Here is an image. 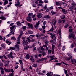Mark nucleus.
I'll list each match as a JSON object with an SVG mask.
<instances>
[{"label": "nucleus", "mask_w": 76, "mask_h": 76, "mask_svg": "<svg viewBox=\"0 0 76 76\" xmlns=\"http://www.w3.org/2000/svg\"><path fill=\"white\" fill-rule=\"evenodd\" d=\"M51 13L52 14V15H54V14L56 13V12H54L53 11H52L51 12Z\"/></svg>", "instance_id": "nucleus-55"}, {"label": "nucleus", "mask_w": 76, "mask_h": 76, "mask_svg": "<svg viewBox=\"0 0 76 76\" xmlns=\"http://www.w3.org/2000/svg\"><path fill=\"white\" fill-rule=\"evenodd\" d=\"M53 75V73L52 72H51L50 73H49L47 75V76H51Z\"/></svg>", "instance_id": "nucleus-26"}, {"label": "nucleus", "mask_w": 76, "mask_h": 76, "mask_svg": "<svg viewBox=\"0 0 76 76\" xmlns=\"http://www.w3.org/2000/svg\"><path fill=\"white\" fill-rule=\"evenodd\" d=\"M73 58V56H71V57H68L66 58V59L67 60H71V59H72Z\"/></svg>", "instance_id": "nucleus-25"}, {"label": "nucleus", "mask_w": 76, "mask_h": 76, "mask_svg": "<svg viewBox=\"0 0 76 76\" xmlns=\"http://www.w3.org/2000/svg\"><path fill=\"white\" fill-rule=\"evenodd\" d=\"M61 29L59 30L58 31L59 34L60 35V38L61 39Z\"/></svg>", "instance_id": "nucleus-16"}, {"label": "nucleus", "mask_w": 76, "mask_h": 76, "mask_svg": "<svg viewBox=\"0 0 76 76\" xmlns=\"http://www.w3.org/2000/svg\"><path fill=\"white\" fill-rule=\"evenodd\" d=\"M61 21V20H59L58 21V23H60Z\"/></svg>", "instance_id": "nucleus-60"}, {"label": "nucleus", "mask_w": 76, "mask_h": 76, "mask_svg": "<svg viewBox=\"0 0 76 76\" xmlns=\"http://www.w3.org/2000/svg\"><path fill=\"white\" fill-rule=\"evenodd\" d=\"M0 66H1V67H3V63H0Z\"/></svg>", "instance_id": "nucleus-57"}, {"label": "nucleus", "mask_w": 76, "mask_h": 76, "mask_svg": "<svg viewBox=\"0 0 76 76\" xmlns=\"http://www.w3.org/2000/svg\"><path fill=\"white\" fill-rule=\"evenodd\" d=\"M42 54L43 55V56H45L46 54L44 52H42Z\"/></svg>", "instance_id": "nucleus-48"}, {"label": "nucleus", "mask_w": 76, "mask_h": 76, "mask_svg": "<svg viewBox=\"0 0 76 76\" xmlns=\"http://www.w3.org/2000/svg\"><path fill=\"white\" fill-rule=\"evenodd\" d=\"M1 46L3 48H6V45L4 44H2L1 45Z\"/></svg>", "instance_id": "nucleus-28"}, {"label": "nucleus", "mask_w": 76, "mask_h": 76, "mask_svg": "<svg viewBox=\"0 0 76 76\" xmlns=\"http://www.w3.org/2000/svg\"><path fill=\"white\" fill-rule=\"evenodd\" d=\"M61 18L62 19H64L65 18V16L64 15H63L62 16H61Z\"/></svg>", "instance_id": "nucleus-37"}, {"label": "nucleus", "mask_w": 76, "mask_h": 76, "mask_svg": "<svg viewBox=\"0 0 76 76\" xmlns=\"http://www.w3.org/2000/svg\"><path fill=\"white\" fill-rule=\"evenodd\" d=\"M1 73L2 75H4V71H1Z\"/></svg>", "instance_id": "nucleus-51"}, {"label": "nucleus", "mask_w": 76, "mask_h": 76, "mask_svg": "<svg viewBox=\"0 0 76 76\" xmlns=\"http://www.w3.org/2000/svg\"><path fill=\"white\" fill-rule=\"evenodd\" d=\"M30 60L31 61V62H32L33 63H34V62L35 61V60H34V59L32 58H30Z\"/></svg>", "instance_id": "nucleus-39"}, {"label": "nucleus", "mask_w": 76, "mask_h": 76, "mask_svg": "<svg viewBox=\"0 0 76 76\" xmlns=\"http://www.w3.org/2000/svg\"><path fill=\"white\" fill-rule=\"evenodd\" d=\"M40 24V21H39L38 22L36 23V25L35 26V28L36 29H37L38 27V25Z\"/></svg>", "instance_id": "nucleus-10"}, {"label": "nucleus", "mask_w": 76, "mask_h": 76, "mask_svg": "<svg viewBox=\"0 0 76 76\" xmlns=\"http://www.w3.org/2000/svg\"><path fill=\"white\" fill-rule=\"evenodd\" d=\"M45 60V58H43L41 59H39L37 61V62L38 63H39L40 61H42L43 60Z\"/></svg>", "instance_id": "nucleus-14"}, {"label": "nucleus", "mask_w": 76, "mask_h": 76, "mask_svg": "<svg viewBox=\"0 0 76 76\" xmlns=\"http://www.w3.org/2000/svg\"><path fill=\"white\" fill-rule=\"evenodd\" d=\"M34 41H35V40L34 39H32V40H31V42H34Z\"/></svg>", "instance_id": "nucleus-58"}, {"label": "nucleus", "mask_w": 76, "mask_h": 76, "mask_svg": "<svg viewBox=\"0 0 76 76\" xmlns=\"http://www.w3.org/2000/svg\"><path fill=\"white\" fill-rule=\"evenodd\" d=\"M23 44L24 45H26L27 44V40H26V42L25 41V40H23Z\"/></svg>", "instance_id": "nucleus-18"}, {"label": "nucleus", "mask_w": 76, "mask_h": 76, "mask_svg": "<svg viewBox=\"0 0 76 76\" xmlns=\"http://www.w3.org/2000/svg\"><path fill=\"white\" fill-rule=\"evenodd\" d=\"M20 34L19 35V36L18 37V40H17V41H20V38H21V37H22V34L23 33V31H21L20 32Z\"/></svg>", "instance_id": "nucleus-4"}, {"label": "nucleus", "mask_w": 76, "mask_h": 76, "mask_svg": "<svg viewBox=\"0 0 76 76\" xmlns=\"http://www.w3.org/2000/svg\"><path fill=\"white\" fill-rule=\"evenodd\" d=\"M38 6H42V4H37Z\"/></svg>", "instance_id": "nucleus-54"}, {"label": "nucleus", "mask_w": 76, "mask_h": 76, "mask_svg": "<svg viewBox=\"0 0 76 76\" xmlns=\"http://www.w3.org/2000/svg\"><path fill=\"white\" fill-rule=\"evenodd\" d=\"M13 53H12V52H11L10 53V54H8L7 55V56L8 57L10 58L11 57V58H12V59H13V58H14V57H13Z\"/></svg>", "instance_id": "nucleus-6"}, {"label": "nucleus", "mask_w": 76, "mask_h": 76, "mask_svg": "<svg viewBox=\"0 0 76 76\" xmlns=\"http://www.w3.org/2000/svg\"><path fill=\"white\" fill-rule=\"evenodd\" d=\"M62 21L63 22V23H64L66 21V20H62Z\"/></svg>", "instance_id": "nucleus-64"}, {"label": "nucleus", "mask_w": 76, "mask_h": 76, "mask_svg": "<svg viewBox=\"0 0 76 76\" xmlns=\"http://www.w3.org/2000/svg\"><path fill=\"white\" fill-rule=\"evenodd\" d=\"M15 48H17L18 49V48H19V45L18 44H16L15 45Z\"/></svg>", "instance_id": "nucleus-36"}, {"label": "nucleus", "mask_w": 76, "mask_h": 76, "mask_svg": "<svg viewBox=\"0 0 76 76\" xmlns=\"http://www.w3.org/2000/svg\"><path fill=\"white\" fill-rule=\"evenodd\" d=\"M6 18H5V17H4V16H2L0 17V19H2L3 20H6Z\"/></svg>", "instance_id": "nucleus-19"}, {"label": "nucleus", "mask_w": 76, "mask_h": 76, "mask_svg": "<svg viewBox=\"0 0 76 76\" xmlns=\"http://www.w3.org/2000/svg\"><path fill=\"white\" fill-rule=\"evenodd\" d=\"M64 48H65V46H63L62 48V51L64 50Z\"/></svg>", "instance_id": "nucleus-62"}, {"label": "nucleus", "mask_w": 76, "mask_h": 76, "mask_svg": "<svg viewBox=\"0 0 76 76\" xmlns=\"http://www.w3.org/2000/svg\"><path fill=\"white\" fill-rule=\"evenodd\" d=\"M50 42H51V43L54 44H56V41L55 40H51L50 41Z\"/></svg>", "instance_id": "nucleus-27"}, {"label": "nucleus", "mask_w": 76, "mask_h": 76, "mask_svg": "<svg viewBox=\"0 0 76 76\" xmlns=\"http://www.w3.org/2000/svg\"><path fill=\"white\" fill-rule=\"evenodd\" d=\"M51 36V37L52 38V39H53V38H54L53 39V41H56V37H55L56 36V35L55 34H54V33H51L50 34Z\"/></svg>", "instance_id": "nucleus-2"}, {"label": "nucleus", "mask_w": 76, "mask_h": 76, "mask_svg": "<svg viewBox=\"0 0 76 76\" xmlns=\"http://www.w3.org/2000/svg\"><path fill=\"white\" fill-rule=\"evenodd\" d=\"M4 70L6 72H10L11 71L10 69H7L6 68H4Z\"/></svg>", "instance_id": "nucleus-20"}, {"label": "nucleus", "mask_w": 76, "mask_h": 76, "mask_svg": "<svg viewBox=\"0 0 76 76\" xmlns=\"http://www.w3.org/2000/svg\"><path fill=\"white\" fill-rule=\"evenodd\" d=\"M73 29H69V31L70 32H72V31H73Z\"/></svg>", "instance_id": "nucleus-59"}, {"label": "nucleus", "mask_w": 76, "mask_h": 76, "mask_svg": "<svg viewBox=\"0 0 76 76\" xmlns=\"http://www.w3.org/2000/svg\"><path fill=\"white\" fill-rule=\"evenodd\" d=\"M44 10H46L47 9V6H46V5L45 6V7H44Z\"/></svg>", "instance_id": "nucleus-56"}, {"label": "nucleus", "mask_w": 76, "mask_h": 76, "mask_svg": "<svg viewBox=\"0 0 76 76\" xmlns=\"http://www.w3.org/2000/svg\"><path fill=\"white\" fill-rule=\"evenodd\" d=\"M56 20H53L52 22V25H54V26H56Z\"/></svg>", "instance_id": "nucleus-22"}, {"label": "nucleus", "mask_w": 76, "mask_h": 76, "mask_svg": "<svg viewBox=\"0 0 76 76\" xmlns=\"http://www.w3.org/2000/svg\"><path fill=\"white\" fill-rule=\"evenodd\" d=\"M10 49L11 50H15V51H18L19 50V48H16L15 49L14 48H13V47H11L10 48Z\"/></svg>", "instance_id": "nucleus-11"}, {"label": "nucleus", "mask_w": 76, "mask_h": 76, "mask_svg": "<svg viewBox=\"0 0 76 76\" xmlns=\"http://www.w3.org/2000/svg\"><path fill=\"white\" fill-rule=\"evenodd\" d=\"M0 40H3V37L1 35H0Z\"/></svg>", "instance_id": "nucleus-61"}, {"label": "nucleus", "mask_w": 76, "mask_h": 76, "mask_svg": "<svg viewBox=\"0 0 76 76\" xmlns=\"http://www.w3.org/2000/svg\"><path fill=\"white\" fill-rule=\"evenodd\" d=\"M6 43H7L8 45H10L11 44V42L7 40H6Z\"/></svg>", "instance_id": "nucleus-21"}, {"label": "nucleus", "mask_w": 76, "mask_h": 76, "mask_svg": "<svg viewBox=\"0 0 76 76\" xmlns=\"http://www.w3.org/2000/svg\"><path fill=\"white\" fill-rule=\"evenodd\" d=\"M50 31L51 32H53V31H54V27H53V25H52V28L48 31V32H50Z\"/></svg>", "instance_id": "nucleus-17"}, {"label": "nucleus", "mask_w": 76, "mask_h": 76, "mask_svg": "<svg viewBox=\"0 0 76 76\" xmlns=\"http://www.w3.org/2000/svg\"><path fill=\"white\" fill-rule=\"evenodd\" d=\"M61 10L64 14H66V13H67V11L66 10L61 8Z\"/></svg>", "instance_id": "nucleus-12"}, {"label": "nucleus", "mask_w": 76, "mask_h": 76, "mask_svg": "<svg viewBox=\"0 0 76 76\" xmlns=\"http://www.w3.org/2000/svg\"><path fill=\"white\" fill-rule=\"evenodd\" d=\"M28 34H33V32L31 30H29L28 31Z\"/></svg>", "instance_id": "nucleus-31"}, {"label": "nucleus", "mask_w": 76, "mask_h": 76, "mask_svg": "<svg viewBox=\"0 0 76 76\" xmlns=\"http://www.w3.org/2000/svg\"><path fill=\"white\" fill-rule=\"evenodd\" d=\"M30 58V56H29V54L26 55L25 56V58L26 60H28V59H29Z\"/></svg>", "instance_id": "nucleus-15"}, {"label": "nucleus", "mask_w": 76, "mask_h": 76, "mask_svg": "<svg viewBox=\"0 0 76 76\" xmlns=\"http://www.w3.org/2000/svg\"><path fill=\"white\" fill-rule=\"evenodd\" d=\"M54 55H53L50 56V59L49 60V61H52V60H54Z\"/></svg>", "instance_id": "nucleus-9"}, {"label": "nucleus", "mask_w": 76, "mask_h": 76, "mask_svg": "<svg viewBox=\"0 0 76 76\" xmlns=\"http://www.w3.org/2000/svg\"><path fill=\"white\" fill-rule=\"evenodd\" d=\"M56 4L57 6H60L61 4L59 2H56Z\"/></svg>", "instance_id": "nucleus-43"}, {"label": "nucleus", "mask_w": 76, "mask_h": 76, "mask_svg": "<svg viewBox=\"0 0 76 76\" xmlns=\"http://www.w3.org/2000/svg\"><path fill=\"white\" fill-rule=\"evenodd\" d=\"M13 40H16V39L15 37L14 36H13V37H12L11 38Z\"/></svg>", "instance_id": "nucleus-40"}, {"label": "nucleus", "mask_w": 76, "mask_h": 76, "mask_svg": "<svg viewBox=\"0 0 76 76\" xmlns=\"http://www.w3.org/2000/svg\"><path fill=\"white\" fill-rule=\"evenodd\" d=\"M40 50H44V48L42 47H40Z\"/></svg>", "instance_id": "nucleus-63"}, {"label": "nucleus", "mask_w": 76, "mask_h": 76, "mask_svg": "<svg viewBox=\"0 0 76 76\" xmlns=\"http://www.w3.org/2000/svg\"><path fill=\"white\" fill-rule=\"evenodd\" d=\"M28 28H29L31 29H33V26H32V24L28 23Z\"/></svg>", "instance_id": "nucleus-13"}, {"label": "nucleus", "mask_w": 76, "mask_h": 76, "mask_svg": "<svg viewBox=\"0 0 76 76\" xmlns=\"http://www.w3.org/2000/svg\"><path fill=\"white\" fill-rule=\"evenodd\" d=\"M70 47L72 48H73V47H74V45L73 43L71 44Z\"/></svg>", "instance_id": "nucleus-44"}, {"label": "nucleus", "mask_w": 76, "mask_h": 76, "mask_svg": "<svg viewBox=\"0 0 76 76\" xmlns=\"http://www.w3.org/2000/svg\"><path fill=\"white\" fill-rule=\"evenodd\" d=\"M12 35V34H8L7 35H6V37H10V35Z\"/></svg>", "instance_id": "nucleus-50"}, {"label": "nucleus", "mask_w": 76, "mask_h": 76, "mask_svg": "<svg viewBox=\"0 0 76 76\" xmlns=\"http://www.w3.org/2000/svg\"><path fill=\"white\" fill-rule=\"evenodd\" d=\"M29 48V46H26V47H25L24 49L25 50H28V48Z\"/></svg>", "instance_id": "nucleus-38"}, {"label": "nucleus", "mask_w": 76, "mask_h": 76, "mask_svg": "<svg viewBox=\"0 0 76 76\" xmlns=\"http://www.w3.org/2000/svg\"><path fill=\"white\" fill-rule=\"evenodd\" d=\"M0 70H1V72H2L3 71H4V69L2 68V67H0Z\"/></svg>", "instance_id": "nucleus-41"}, {"label": "nucleus", "mask_w": 76, "mask_h": 76, "mask_svg": "<svg viewBox=\"0 0 76 76\" xmlns=\"http://www.w3.org/2000/svg\"><path fill=\"white\" fill-rule=\"evenodd\" d=\"M7 4H8V1L5 0L4 2V4L5 6Z\"/></svg>", "instance_id": "nucleus-29"}, {"label": "nucleus", "mask_w": 76, "mask_h": 76, "mask_svg": "<svg viewBox=\"0 0 76 76\" xmlns=\"http://www.w3.org/2000/svg\"><path fill=\"white\" fill-rule=\"evenodd\" d=\"M19 61L20 63V64L21 65H22V66H23V63H22V60H20Z\"/></svg>", "instance_id": "nucleus-34"}, {"label": "nucleus", "mask_w": 76, "mask_h": 76, "mask_svg": "<svg viewBox=\"0 0 76 76\" xmlns=\"http://www.w3.org/2000/svg\"><path fill=\"white\" fill-rule=\"evenodd\" d=\"M75 35H74V34L71 33L68 36V38H69V39L71 38H75Z\"/></svg>", "instance_id": "nucleus-7"}, {"label": "nucleus", "mask_w": 76, "mask_h": 76, "mask_svg": "<svg viewBox=\"0 0 76 76\" xmlns=\"http://www.w3.org/2000/svg\"><path fill=\"white\" fill-rule=\"evenodd\" d=\"M16 1V3L15 4V6H19V7H21V6H22V4L20 5V2H19V0H17Z\"/></svg>", "instance_id": "nucleus-3"}, {"label": "nucleus", "mask_w": 76, "mask_h": 76, "mask_svg": "<svg viewBox=\"0 0 76 76\" xmlns=\"http://www.w3.org/2000/svg\"><path fill=\"white\" fill-rule=\"evenodd\" d=\"M16 28V26L15 25H14L10 27V32L12 33V35H15L14 32H15V31Z\"/></svg>", "instance_id": "nucleus-1"}, {"label": "nucleus", "mask_w": 76, "mask_h": 76, "mask_svg": "<svg viewBox=\"0 0 76 76\" xmlns=\"http://www.w3.org/2000/svg\"><path fill=\"white\" fill-rule=\"evenodd\" d=\"M73 9L71 7H70L69 8V10L70 11H71V12H72V13H74V11H73Z\"/></svg>", "instance_id": "nucleus-23"}, {"label": "nucleus", "mask_w": 76, "mask_h": 76, "mask_svg": "<svg viewBox=\"0 0 76 76\" xmlns=\"http://www.w3.org/2000/svg\"><path fill=\"white\" fill-rule=\"evenodd\" d=\"M32 15H33V13H30L28 14V16H32Z\"/></svg>", "instance_id": "nucleus-46"}, {"label": "nucleus", "mask_w": 76, "mask_h": 76, "mask_svg": "<svg viewBox=\"0 0 76 76\" xmlns=\"http://www.w3.org/2000/svg\"><path fill=\"white\" fill-rule=\"evenodd\" d=\"M44 18H46V19H48V18H50V16L48 15H45L44 16Z\"/></svg>", "instance_id": "nucleus-24"}, {"label": "nucleus", "mask_w": 76, "mask_h": 76, "mask_svg": "<svg viewBox=\"0 0 76 76\" xmlns=\"http://www.w3.org/2000/svg\"><path fill=\"white\" fill-rule=\"evenodd\" d=\"M62 4L63 6H67L66 4L65 3L62 2Z\"/></svg>", "instance_id": "nucleus-53"}, {"label": "nucleus", "mask_w": 76, "mask_h": 76, "mask_svg": "<svg viewBox=\"0 0 76 76\" xmlns=\"http://www.w3.org/2000/svg\"><path fill=\"white\" fill-rule=\"evenodd\" d=\"M43 16V14L42 13H38L37 14V16L38 17V19L41 18Z\"/></svg>", "instance_id": "nucleus-5"}, {"label": "nucleus", "mask_w": 76, "mask_h": 76, "mask_svg": "<svg viewBox=\"0 0 76 76\" xmlns=\"http://www.w3.org/2000/svg\"><path fill=\"white\" fill-rule=\"evenodd\" d=\"M57 66H60L61 64V63H57L56 64Z\"/></svg>", "instance_id": "nucleus-42"}, {"label": "nucleus", "mask_w": 76, "mask_h": 76, "mask_svg": "<svg viewBox=\"0 0 76 76\" xmlns=\"http://www.w3.org/2000/svg\"><path fill=\"white\" fill-rule=\"evenodd\" d=\"M64 72H65V74H67V71L66 70H65L64 69Z\"/></svg>", "instance_id": "nucleus-49"}, {"label": "nucleus", "mask_w": 76, "mask_h": 76, "mask_svg": "<svg viewBox=\"0 0 76 76\" xmlns=\"http://www.w3.org/2000/svg\"><path fill=\"white\" fill-rule=\"evenodd\" d=\"M26 39L27 40V41L28 42H29V43H30L31 42V40H30V39H29V38H27Z\"/></svg>", "instance_id": "nucleus-30"}, {"label": "nucleus", "mask_w": 76, "mask_h": 76, "mask_svg": "<svg viewBox=\"0 0 76 76\" xmlns=\"http://www.w3.org/2000/svg\"><path fill=\"white\" fill-rule=\"evenodd\" d=\"M49 42H48V41H46V42H45V44L46 45H47L48 44Z\"/></svg>", "instance_id": "nucleus-47"}, {"label": "nucleus", "mask_w": 76, "mask_h": 76, "mask_svg": "<svg viewBox=\"0 0 76 76\" xmlns=\"http://www.w3.org/2000/svg\"><path fill=\"white\" fill-rule=\"evenodd\" d=\"M48 54H51V52H52V50H48Z\"/></svg>", "instance_id": "nucleus-35"}, {"label": "nucleus", "mask_w": 76, "mask_h": 76, "mask_svg": "<svg viewBox=\"0 0 76 76\" xmlns=\"http://www.w3.org/2000/svg\"><path fill=\"white\" fill-rule=\"evenodd\" d=\"M71 61L72 63H74V62H75V59H72L71 60Z\"/></svg>", "instance_id": "nucleus-52"}, {"label": "nucleus", "mask_w": 76, "mask_h": 76, "mask_svg": "<svg viewBox=\"0 0 76 76\" xmlns=\"http://www.w3.org/2000/svg\"><path fill=\"white\" fill-rule=\"evenodd\" d=\"M14 76V74L13 73H11L9 75L7 76Z\"/></svg>", "instance_id": "nucleus-45"}, {"label": "nucleus", "mask_w": 76, "mask_h": 76, "mask_svg": "<svg viewBox=\"0 0 76 76\" xmlns=\"http://www.w3.org/2000/svg\"><path fill=\"white\" fill-rule=\"evenodd\" d=\"M32 66L33 67H37V65L35 64H33Z\"/></svg>", "instance_id": "nucleus-33"}, {"label": "nucleus", "mask_w": 76, "mask_h": 76, "mask_svg": "<svg viewBox=\"0 0 76 76\" xmlns=\"http://www.w3.org/2000/svg\"><path fill=\"white\" fill-rule=\"evenodd\" d=\"M52 50H54V48L55 47V45L53 44H52Z\"/></svg>", "instance_id": "nucleus-32"}, {"label": "nucleus", "mask_w": 76, "mask_h": 76, "mask_svg": "<svg viewBox=\"0 0 76 76\" xmlns=\"http://www.w3.org/2000/svg\"><path fill=\"white\" fill-rule=\"evenodd\" d=\"M26 20L28 22H31L32 20V18L31 17L29 16L26 18Z\"/></svg>", "instance_id": "nucleus-8"}]
</instances>
